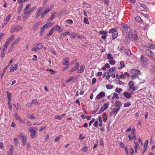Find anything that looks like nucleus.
Instances as JSON below:
<instances>
[{
	"label": "nucleus",
	"mask_w": 155,
	"mask_h": 155,
	"mask_svg": "<svg viewBox=\"0 0 155 155\" xmlns=\"http://www.w3.org/2000/svg\"><path fill=\"white\" fill-rule=\"evenodd\" d=\"M38 129L36 127H30L29 128V130L31 133V137L32 138H34L37 135L36 134V131Z\"/></svg>",
	"instance_id": "1"
},
{
	"label": "nucleus",
	"mask_w": 155,
	"mask_h": 155,
	"mask_svg": "<svg viewBox=\"0 0 155 155\" xmlns=\"http://www.w3.org/2000/svg\"><path fill=\"white\" fill-rule=\"evenodd\" d=\"M145 53L150 58H153L155 55L154 53L150 50L147 49L145 50Z\"/></svg>",
	"instance_id": "2"
},
{
	"label": "nucleus",
	"mask_w": 155,
	"mask_h": 155,
	"mask_svg": "<svg viewBox=\"0 0 155 155\" xmlns=\"http://www.w3.org/2000/svg\"><path fill=\"white\" fill-rule=\"evenodd\" d=\"M121 27L123 28L122 31L124 34H125L128 31L129 26L126 24H123L121 25Z\"/></svg>",
	"instance_id": "3"
},
{
	"label": "nucleus",
	"mask_w": 155,
	"mask_h": 155,
	"mask_svg": "<svg viewBox=\"0 0 155 155\" xmlns=\"http://www.w3.org/2000/svg\"><path fill=\"white\" fill-rule=\"evenodd\" d=\"M128 86L130 89L132 90L133 91H136V89L134 87V85L133 81H130L128 83Z\"/></svg>",
	"instance_id": "4"
},
{
	"label": "nucleus",
	"mask_w": 155,
	"mask_h": 155,
	"mask_svg": "<svg viewBox=\"0 0 155 155\" xmlns=\"http://www.w3.org/2000/svg\"><path fill=\"white\" fill-rule=\"evenodd\" d=\"M21 29H22V27L20 25H19L16 27L12 28L11 29V31L12 32H13L18 31Z\"/></svg>",
	"instance_id": "5"
},
{
	"label": "nucleus",
	"mask_w": 155,
	"mask_h": 155,
	"mask_svg": "<svg viewBox=\"0 0 155 155\" xmlns=\"http://www.w3.org/2000/svg\"><path fill=\"white\" fill-rule=\"evenodd\" d=\"M79 63H76L75 64V67L72 68L70 70V72H73L77 71L78 69L79 68Z\"/></svg>",
	"instance_id": "6"
},
{
	"label": "nucleus",
	"mask_w": 155,
	"mask_h": 155,
	"mask_svg": "<svg viewBox=\"0 0 155 155\" xmlns=\"http://www.w3.org/2000/svg\"><path fill=\"white\" fill-rule=\"evenodd\" d=\"M19 137H20V139L21 140L22 142L24 141H26L27 139V137L23 134L20 133Z\"/></svg>",
	"instance_id": "7"
},
{
	"label": "nucleus",
	"mask_w": 155,
	"mask_h": 155,
	"mask_svg": "<svg viewBox=\"0 0 155 155\" xmlns=\"http://www.w3.org/2000/svg\"><path fill=\"white\" fill-rule=\"evenodd\" d=\"M145 46L147 48L151 49H153L155 48L153 44L151 43H147L145 45Z\"/></svg>",
	"instance_id": "8"
},
{
	"label": "nucleus",
	"mask_w": 155,
	"mask_h": 155,
	"mask_svg": "<svg viewBox=\"0 0 155 155\" xmlns=\"http://www.w3.org/2000/svg\"><path fill=\"white\" fill-rule=\"evenodd\" d=\"M105 95V94L104 92H101L97 95L96 97L97 99H101L102 97H104Z\"/></svg>",
	"instance_id": "9"
},
{
	"label": "nucleus",
	"mask_w": 155,
	"mask_h": 155,
	"mask_svg": "<svg viewBox=\"0 0 155 155\" xmlns=\"http://www.w3.org/2000/svg\"><path fill=\"white\" fill-rule=\"evenodd\" d=\"M140 60L141 62L143 63V64H146L147 63V59L143 55L141 56Z\"/></svg>",
	"instance_id": "10"
},
{
	"label": "nucleus",
	"mask_w": 155,
	"mask_h": 155,
	"mask_svg": "<svg viewBox=\"0 0 155 155\" xmlns=\"http://www.w3.org/2000/svg\"><path fill=\"white\" fill-rule=\"evenodd\" d=\"M36 8V7L34 6L31 8L30 9L28 10L27 11H25V15H27L28 14H29L30 13L32 12L34 10H35Z\"/></svg>",
	"instance_id": "11"
},
{
	"label": "nucleus",
	"mask_w": 155,
	"mask_h": 155,
	"mask_svg": "<svg viewBox=\"0 0 155 155\" xmlns=\"http://www.w3.org/2000/svg\"><path fill=\"white\" fill-rule=\"evenodd\" d=\"M131 72L133 74H135L136 75H138L140 73V71L138 70H136L134 69H132L131 70Z\"/></svg>",
	"instance_id": "12"
},
{
	"label": "nucleus",
	"mask_w": 155,
	"mask_h": 155,
	"mask_svg": "<svg viewBox=\"0 0 155 155\" xmlns=\"http://www.w3.org/2000/svg\"><path fill=\"white\" fill-rule=\"evenodd\" d=\"M115 107L119 108L120 109V107L122 106V104L119 101H116L114 104Z\"/></svg>",
	"instance_id": "13"
},
{
	"label": "nucleus",
	"mask_w": 155,
	"mask_h": 155,
	"mask_svg": "<svg viewBox=\"0 0 155 155\" xmlns=\"http://www.w3.org/2000/svg\"><path fill=\"white\" fill-rule=\"evenodd\" d=\"M52 9V8H46L41 14H42L44 16L50 12Z\"/></svg>",
	"instance_id": "14"
},
{
	"label": "nucleus",
	"mask_w": 155,
	"mask_h": 155,
	"mask_svg": "<svg viewBox=\"0 0 155 155\" xmlns=\"http://www.w3.org/2000/svg\"><path fill=\"white\" fill-rule=\"evenodd\" d=\"M54 23H53V22L48 23L42 26V27L44 29H46L48 27L52 26L54 25Z\"/></svg>",
	"instance_id": "15"
},
{
	"label": "nucleus",
	"mask_w": 155,
	"mask_h": 155,
	"mask_svg": "<svg viewBox=\"0 0 155 155\" xmlns=\"http://www.w3.org/2000/svg\"><path fill=\"white\" fill-rule=\"evenodd\" d=\"M69 61V59L68 58H65L63 60V64L69 66V62H68Z\"/></svg>",
	"instance_id": "16"
},
{
	"label": "nucleus",
	"mask_w": 155,
	"mask_h": 155,
	"mask_svg": "<svg viewBox=\"0 0 155 155\" xmlns=\"http://www.w3.org/2000/svg\"><path fill=\"white\" fill-rule=\"evenodd\" d=\"M124 95L125 97L128 99L130 98L131 97V94L130 93L127 92H124Z\"/></svg>",
	"instance_id": "17"
},
{
	"label": "nucleus",
	"mask_w": 155,
	"mask_h": 155,
	"mask_svg": "<svg viewBox=\"0 0 155 155\" xmlns=\"http://www.w3.org/2000/svg\"><path fill=\"white\" fill-rule=\"evenodd\" d=\"M85 68V66L84 65H81L80 67V69L77 71L78 73L83 72Z\"/></svg>",
	"instance_id": "18"
},
{
	"label": "nucleus",
	"mask_w": 155,
	"mask_h": 155,
	"mask_svg": "<svg viewBox=\"0 0 155 155\" xmlns=\"http://www.w3.org/2000/svg\"><path fill=\"white\" fill-rule=\"evenodd\" d=\"M18 65L17 64H15L13 66L12 65L10 67V71L11 72H13L15 70L17 69Z\"/></svg>",
	"instance_id": "19"
},
{
	"label": "nucleus",
	"mask_w": 155,
	"mask_h": 155,
	"mask_svg": "<svg viewBox=\"0 0 155 155\" xmlns=\"http://www.w3.org/2000/svg\"><path fill=\"white\" fill-rule=\"evenodd\" d=\"M120 110V109L119 108H113L112 110V113L115 115H116Z\"/></svg>",
	"instance_id": "20"
},
{
	"label": "nucleus",
	"mask_w": 155,
	"mask_h": 155,
	"mask_svg": "<svg viewBox=\"0 0 155 155\" xmlns=\"http://www.w3.org/2000/svg\"><path fill=\"white\" fill-rule=\"evenodd\" d=\"M53 28H54V29H55L56 30L58 31L59 32L62 31H63V30L61 28V27L58 25H55Z\"/></svg>",
	"instance_id": "21"
},
{
	"label": "nucleus",
	"mask_w": 155,
	"mask_h": 155,
	"mask_svg": "<svg viewBox=\"0 0 155 155\" xmlns=\"http://www.w3.org/2000/svg\"><path fill=\"white\" fill-rule=\"evenodd\" d=\"M108 104H104L101 108V111H104V110L107 109L108 107Z\"/></svg>",
	"instance_id": "22"
},
{
	"label": "nucleus",
	"mask_w": 155,
	"mask_h": 155,
	"mask_svg": "<svg viewBox=\"0 0 155 155\" xmlns=\"http://www.w3.org/2000/svg\"><path fill=\"white\" fill-rule=\"evenodd\" d=\"M116 68L115 67L110 68L107 71V73L110 74V73L113 72L114 71L116 70Z\"/></svg>",
	"instance_id": "23"
},
{
	"label": "nucleus",
	"mask_w": 155,
	"mask_h": 155,
	"mask_svg": "<svg viewBox=\"0 0 155 155\" xmlns=\"http://www.w3.org/2000/svg\"><path fill=\"white\" fill-rule=\"evenodd\" d=\"M38 22H36L34 24L33 27V31H36L38 28Z\"/></svg>",
	"instance_id": "24"
},
{
	"label": "nucleus",
	"mask_w": 155,
	"mask_h": 155,
	"mask_svg": "<svg viewBox=\"0 0 155 155\" xmlns=\"http://www.w3.org/2000/svg\"><path fill=\"white\" fill-rule=\"evenodd\" d=\"M116 78L117 79H119L120 78H122L124 79L125 78V76H124L123 74L120 75V76H119L118 74H116Z\"/></svg>",
	"instance_id": "25"
},
{
	"label": "nucleus",
	"mask_w": 155,
	"mask_h": 155,
	"mask_svg": "<svg viewBox=\"0 0 155 155\" xmlns=\"http://www.w3.org/2000/svg\"><path fill=\"white\" fill-rule=\"evenodd\" d=\"M118 35V32L117 31L114 32L113 33H112V36L114 39L116 38Z\"/></svg>",
	"instance_id": "26"
},
{
	"label": "nucleus",
	"mask_w": 155,
	"mask_h": 155,
	"mask_svg": "<svg viewBox=\"0 0 155 155\" xmlns=\"http://www.w3.org/2000/svg\"><path fill=\"white\" fill-rule=\"evenodd\" d=\"M27 117L31 119H35L36 118L35 117H34L33 114H31L29 113L27 115Z\"/></svg>",
	"instance_id": "27"
},
{
	"label": "nucleus",
	"mask_w": 155,
	"mask_h": 155,
	"mask_svg": "<svg viewBox=\"0 0 155 155\" xmlns=\"http://www.w3.org/2000/svg\"><path fill=\"white\" fill-rule=\"evenodd\" d=\"M133 35L132 32L131 31H130L129 34L126 36V38H130L132 37Z\"/></svg>",
	"instance_id": "28"
},
{
	"label": "nucleus",
	"mask_w": 155,
	"mask_h": 155,
	"mask_svg": "<svg viewBox=\"0 0 155 155\" xmlns=\"http://www.w3.org/2000/svg\"><path fill=\"white\" fill-rule=\"evenodd\" d=\"M120 66L118 68L119 69H120L125 67V65L124 62L123 61H121L120 62Z\"/></svg>",
	"instance_id": "29"
},
{
	"label": "nucleus",
	"mask_w": 155,
	"mask_h": 155,
	"mask_svg": "<svg viewBox=\"0 0 155 155\" xmlns=\"http://www.w3.org/2000/svg\"><path fill=\"white\" fill-rule=\"evenodd\" d=\"M7 96L8 100L9 101H11V94L10 92L8 91H7Z\"/></svg>",
	"instance_id": "30"
},
{
	"label": "nucleus",
	"mask_w": 155,
	"mask_h": 155,
	"mask_svg": "<svg viewBox=\"0 0 155 155\" xmlns=\"http://www.w3.org/2000/svg\"><path fill=\"white\" fill-rule=\"evenodd\" d=\"M31 103L33 104H34L35 105H39L40 104V103L38 102L36 100H32L31 101Z\"/></svg>",
	"instance_id": "31"
},
{
	"label": "nucleus",
	"mask_w": 155,
	"mask_h": 155,
	"mask_svg": "<svg viewBox=\"0 0 155 155\" xmlns=\"http://www.w3.org/2000/svg\"><path fill=\"white\" fill-rule=\"evenodd\" d=\"M83 4L84 5V6L87 8H89L91 7V5L87 3L84 2Z\"/></svg>",
	"instance_id": "32"
},
{
	"label": "nucleus",
	"mask_w": 155,
	"mask_h": 155,
	"mask_svg": "<svg viewBox=\"0 0 155 155\" xmlns=\"http://www.w3.org/2000/svg\"><path fill=\"white\" fill-rule=\"evenodd\" d=\"M30 7V4H28L27 5L26 7L24 9V14H25V11H27L28 10L29 8Z\"/></svg>",
	"instance_id": "33"
},
{
	"label": "nucleus",
	"mask_w": 155,
	"mask_h": 155,
	"mask_svg": "<svg viewBox=\"0 0 155 155\" xmlns=\"http://www.w3.org/2000/svg\"><path fill=\"white\" fill-rule=\"evenodd\" d=\"M107 59L110 60H113L114 59L113 58L111 57V55L110 54H108L107 55Z\"/></svg>",
	"instance_id": "34"
},
{
	"label": "nucleus",
	"mask_w": 155,
	"mask_h": 155,
	"mask_svg": "<svg viewBox=\"0 0 155 155\" xmlns=\"http://www.w3.org/2000/svg\"><path fill=\"white\" fill-rule=\"evenodd\" d=\"M125 51L126 54L128 55H130L131 54L130 51L128 49H125Z\"/></svg>",
	"instance_id": "35"
},
{
	"label": "nucleus",
	"mask_w": 155,
	"mask_h": 155,
	"mask_svg": "<svg viewBox=\"0 0 155 155\" xmlns=\"http://www.w3.org/2000/svg\"><path fill=\"white\" fill-rule=\"evenodd\" d=\"M106 87L107 89H111L113 87V86L112 85H106Z\"/></svg>",
	"instance_id": "36"
},
{
	"label": "nucleus",
	"mask_w": 155,
	"mask_h": 155,
	"mask_svg": "<svg viewBox=\"0 0 155 155\" xmlns=\"http://www.w3.org/2000/svg\"><path fill=\"white\" fill-rule=\"evenodd\" d=\"M104 2L105 5H106L107 6H108L109 5V2L108 0H103Z\"/></svg>",
	"instance_id": "37"
},
{
	"label": "nucleus",
	"mask_w": 155,
	"mask_h": 155,
	"mask_svg": "<svg viewBox=\"0 0 155 155\" xmlns=\"http://www.w3.org/2000/svg\"><path fill=\"white\" fill-rule=\"evenodd\" d=\"M84 22L86 24H89V22L88 21V19L87 18H84Z\"/></svg>",
	"instance_id": "38"
},
{
	"label": "nucleus",
	"mask_w": 155,
	"mask_h": 155,
	"mask_svg": "<svg viewBox=\"0 0 155 155\" xmlns=\"http://www.w3.org/2000/svg\"><path fill=\"white\" fill-rule=\"evenodd\" d=\"M131 105V103L129 102H127L125 103L124 105V107H129Z\"/></svg>",
	"instance_id": "39"
},
{
	"label": "nucleus",
	"mask_w": 155,
	"mask_h": 155,
	"mask_svg": "<svg viewBox=\"0 0 155 155\" xmlns=\"http://www.w3.org/2000/svg\"><path fill=\"white\" fill-rule=\"evenodd\" d=\"M40 49V48L36 46L32 48L31 50L32 51H37L38 49Z\"/></svg>",
	"instance_id": "40"
},
{
	"label": "nucleus",
	"mask_w": 155,
	"mask_h": 155,
	"mask_svg": "<svg viewBox=\"0 0 155 155\" xmlns=\"http://www.w3.org/2000/svg\"><path fill=\"white\" fill-rule=\"evenodd\" d=\"M122 91V89L121 88H118L117 87L116 88L115 90V91L118 93H119Z\"/></svg>",
	"instance_id": "41"
},
{
	"label": "nucleus",
	"mask_w": 155,
	"mask_h": 155,
	"mask_svg": "<svg viewBox=\"0 0 155 155\" xmlns=\"http://www.w3.org/2000/svg\"><path fill=\"white\" fill-rule=\"evenodd\" d=\"M54 30V28H52L50 30V31H49L48 34L51 35L53 33Z\"/></svg>",
	"instance_id": "42"
},
{
	"label": "nucleus",
	"mask_w": 155,
	"mask_h": 155,
	"mask_svg": "<svg viewBox=\"0 0 155 155\" xmlns=\"http://www.w3.org/2000/svg\"><path fill=\"white\" fill-rule=\"evenodd\" d=\"M14 140L15 141L14 142L16 146L18 145V139L16 138H14Z\"/></svg>",
	"instance_id": "43"
},
{
	"label": "nucleus",
	"mask_w": 155,
	"mask_h": 155,
	"mask_svg": "<svg viewBox=\"0 0 155 155\" xmlns=\"http://www.w3.org/2000/svg\"><path fill=\"white\" fill-rule=\"evenodd\" d=\"M140 148V146L139 145H138V146H135L134 147V149H135V152L136 153H137V150L139 149Z\"/></svg>",
	"instance_id": "44"
},
{
	"label": "nucleus",
	"mask_w": 155,
	"mask_h": 155,
	"mask_svg": "<svg viewBox=\"0 0 155 155\" xmlns=\"http://www.w3.org/2000/svg\"><path fill=\"white\" fill-rule=\"evenodd\" d=\"M74 78V77H72L70 78H69L66 81V83H68L70 81H72Z\"/></svg>",
	"instance_id": "45"
},
{
	"label": "nucleus",
	"mask_w": 155,
	"mask_h": 155,
	"mask_svg": "<svg viewBox=\"0 0 155 155\" xmlns=\"http://www.w3.org/2000/svg\"><path fill=\"white\" fill-rule=\"evenodd\" d=\"M22 5H21V6H20L18 8V10H17V12L19 13H20L22 9Z\"/></svg>",
	"instance_id": "46"
},
{
	"label": "nucleus",
	"mask_w": 155,
	"mask_h": 155,
	"mask_svg": "<svg viewBox=\"0 0 155 155\" xmlns=\"http://www.w3.org/2000/svg\"><path fill=\"white\" fill-rule=\"evenodd\" d=\"M135 131L134 128H132L131 130V135L133 136L135 135Z\"/></svg>",
	"instance_id": "47"
},
{
	"label": "nucleus",
	"mask_w": 155,
	"mask_h": 155,
	"mask_svg": "<svg viewBox=\"0 0 155 155\" xmlns=\"http://www.w3.org/2000/svg\"><path fill=\"white\" fill-rule=\"evenodd\" d=\"M99 33L101 35H107V33L106 31H103L102 30H101Z\"/></svg>",
	"instance_id": "48"
},
{
	"label": "nucleus",
	"mask_w": 155,
	"mask_h": 155,
	"mask_svg": "<svg viewBox=\"0 0 155 155\" xmlns=\"http://www.w3.org/2000/svg\"><path fill=\"white\" fill-rule=\"evenodd\" d=\"M44 29L42 27V28L41 29V31L40 33V34L41 35H42L44 32Z\"/></svg>",
	"instance_id": "49"
},
{
	"label": "nucleus",
	"mask_w": 155,
	"mask_h": 155,
	"mask_svg": "<svg viewBox=\"0 0 155 155\" xmlns=\"http://www.w3.org/2000/svg\"><path fill=\"white\" fill-rule=\"evenodd\" d=\"M117 83L118 84L124 85V83L123 82L120 81H118L117 82Z\"/></svg>",
	"instance_id": "50"
},
{
	"label": "nucleus",
	"mask_w": 155,
	"mask_h": 155,
	"mask_svg": "<svg viewBox=\"0 0 155 155\" xmlns=\"http://www.w3.org/2000/svg\"><path fill=\"white\" fill-rule=\"evenodd\" d=\"M88 150V148L86 146H84L83 148H82V151L83 152H86L87 151V150Z\"/></svg>",
	"instance_id": "51"
},
{
	"label": "nucleus",
	"mask_w": 155,
	"mask_h": 155,
	"mask_svg": "<svg viewBox=\"0 0 155 155\" xmlns=\"http://www.w3.org/2000/svg\"><path fill=\"white\" fill-rule=\"evenodd\" d=\"M31 147V143H27V147L26 149L28 150H29Z\"/></svg>",
	"instance_id": "52"
},
{
	"label": "nucleus",
	"mask_w": 155,
	"mask_h": 155,
	"mask_svg": "<svg viewBox=\"0 0 155 155\" xmlns=\"http://www.w3.org/2000/svg\"><path fill=\"white\" fill-rule=\"evenodd\" d=\"M44 8L43 7H40L37 10V12L41 13L42 10H43Z\"/></svg>",
	"instance_id": "53"
},
{
	"label": "nucleus",
	"mask_w": 155,
	"mask_h": 155,
	"mask_svg": "<svg viewBox=\"0 0 155 155\" xmlns=\"http://www.w3.org/2000/svg\"><path fill=\"white\" fill-rule=\"evenodd\" d=\"M11 17V15L10 14H9L8 15L6 18V21H8L9 19H10Z\"/></svg>",
	"instance_id": "54"
},
{
	"label": "nucleus",
	"mask_w": 155,
	"mask_h": 155,
	"mask_svg": "<svg viewBox=\"0 0 155 155\" xmlns=\"http://www.w3.org/2000/svg\"><path fill=\"white\" fill-rule=\"evenodd\" d=\"M66 22L68 24H71L73 23V21L71 19H68L66 21Z\"/></svg>",
	"instance_id": "55"
},
{
	"label": "nucleus",
	"mask_w": 155,
	"mask_h": 155,
	"mask_svg": "<svg viewBox=\"0 0 155 155\" xmlns=\"http://www.w3.org/2000/svg\"><path fill=\"white\" fill-rule=\"evenodd\" d=\"M54 118L55 119H58V120H60L62 118L61 116L57 115Z\"/></svg>",
	"instance_id": "56"
},
{
	"label": "nucleus",
	"mask_w": 155,
	"mask_h": 155,
	"mask_svg": "<svg viewBox=\"0 0 155 155\" xmlns=\"http://www.w3.org/2000/svg\"><path fill=\"white\" fill-rule=\"evenodd\" d=\"M95 120V119L94 118H93L89 122V124L90 126H91L92 123H93L94 121Z\"/></svg>",
	"instance_id": "57"
},
{
	"label": "nucleus",
	"mask_w": 155,
	"mask_h": 155,
	"mask_svg": "<svg viewBox=\"0 0 155 155\" xmlns=\"http://www.w3.org/2000/svg\"><path fill=\"white\" fill-rule=\"evenodd\" d=\"M20 40V39L19 38H18L14 41V43H15V45L17 44L19 42Z\"/></svg>",
	"instance_id": "58"
},
{
	"label": "nucleus",
	"mask_w": 155,
	"mask_h": 155,
	"mask_svg": "<svg viewBox=\"0 0 155 155\" xmlns=\"http://www.w3.org/2000/svg\"><path fill=\"white\" fill-rule=\"evenodd\" d=\"M15 117L17 120H20V117L17 114V113H15Z\"/></svg>",
	"instance_id": "59"
},
{
	"label": "nucleus",
	"mask_w": 155,
	"mask_h": 155,
	"mask_svg": "<svg viewBox=\"0 0 155 155\" xmlns=\"http://www.w3.org/2000/svg\"><path fill=\"white\" fill-rule=\"evenodd\" d=\"M98 122L97 121H95L94 124V126L96 127H98Z\"/></svg>",
	"instance_id": "60"
},
{
	"label": "nucleus",
	"mask_w": 155,
	"mask_h": 155,
	"mask_svg": "<svg viewBox=\"0 0 155 155\" xmlns=\"http://www.w3.org/2000/svg\"><path fill=\"white\" fill-rule=\"evenodd\" d=\"M109 62L110 64L111 65L114 64L115 63V61H113L112 60H109Z\"/></svg>",
	"instance_id": "61"
},
{
	"label": "nucleus",
	"mask_w": 155,
	"mask_h": 155,
	"mask_svg": "<svg viewBox=\"0 0 155 155\" xmlns=\"http://www.w3.org/2000/svg\"><path fill=\"white\" fill-rule=\"evenodd\" d=\"M9 43L10 42L9 40L5 42V44L4 46L7 47L8 45L9 44Z\"/></svg>",
	"instance_id": "62"
},
{
	"label": "nucleus",
	"mask_w": 155,
	"mask_h": 155,
	"mask_svg": "<svg viewBox=\"0 0 155 155\" xmlns=\"http://www.w3.org/2000/svg\"><path fill=\"white\" fill-rule=\"evenodd\" d=\"M132 37L134 38V40H137L138 38V36L136 34H135L134 35H133Z\"/></svg>",
	"instance_id": "63"
},
{
	"label": "nucleus",
	"mask_w": 155,
	"mask_h": 155,
	"mask_svg": "<svg viewBox=\"0 0 155 155\" xmlns=\"http://www.w3.org/2000/svg\"><path fill=\"white\" fill-rule=\"evenodd\" d=\"M115 31H115V30L114 29L112 28L109 31V32L110 33H113Z\"/></svg>",
	"instance_id": "64"
}]
</instances>
